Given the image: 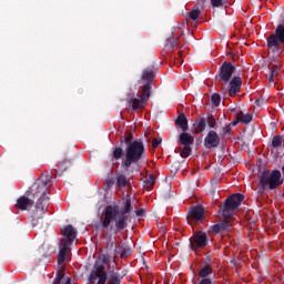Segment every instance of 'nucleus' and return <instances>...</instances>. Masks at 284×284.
I'll return each instance as SVG.
<instances>
[{
    "mask_svg": "<svg viewBox=\"0 0 284 284\" xmlns=\"http://www.w3.org/2000/svg\"><path fill=\"white\" fill-rule=\"evenodd\" d=\"M70 277L65 276L63 273H58L53 284H71Z\"/></svg>",
    "mask_w": 284,
    "mask_h": 284,
    "instance_id": "obj_24",
    "label": "nucleus"
},
{
    "mask_svg": "<svg viewBox=\"0 0 284 284\" xmlns=\"http://www.w3.org/2000/svg\"><path fill=\"white\" fill-rule=\"evenodd\" d=\"M109 284H121V273H119V268L113 265H109Z\"/></svg>",
    "mask_w": 284,
    "mask_h": 284,
    "instance_id": "obj_16",
    "label": "nucleus"
},
{
    "mask_svg": "<svg viewBox=\"0 0 284 284\" xmlns=\"http://www.w3.org/2000/svg\"><path fill=\"white\" fill-rule=\"evenodd\" d=\"M281 43L276 36H271L268 39H267V45L268 48L272 50V52H280L281 50Z\"/></svg>",
    "mask_w": 284,
    "mask_h": 284,
    "instance_id": "obj_19",
    "label": "nucleus"
},
{
    "mask_svg": "<svg viewBox=\"0 0 284 284\" xmlns=\"http://www.w3.org/2000/svg\"><path fill=\"white\" fill-rule=\"evenodd\" d=\"M116 185L118 187H125L130 185V180L125 175L120 174L116 176Z\"/></svg>",
    "mask_w": 284,
    "mask_h": 284,
    "instance_id": "obj_25",
    "label": "nucleus"
},
{
    "mask_svg": "<svg viewBox=\"0 0 284 284\" xmlns=\"http://www.w3.org/2000/svg\"><path fill=\"white\" fill-rule=\"evenodd\" d=\"M271 61H275V59H274V58H271Z\"/></svg>",
    "mask_w": 284,
    "mask_h": 284,
    "instance_id": "obj_47",
    "label": "nucleus"
},
{
    "mask_svg": "<svg viewBox=\"0 0 284 284\" xmlns=\"http://www.w3.org/2000/svg\"><path fill=\"white\" fill-rule=\"evenodd\" d=\"M213 270L210 265H204L200 272H199V276L200 278H209L207 276L213 274Z\"/></svg>",
    "mask_w": 284,
    "mask_h": 284,
    "instance_id": "obj_23",
    "label": "nucleus"
},
{
    "mask_svg": "<svg viewBox=\"0 0 284 284\" xmlns=\"http://www.w3.org/2000/svg\"><path fill=\"white\" fill-rule=\"evenodd\" d=\"M176 45V39H174V33H172L165 42V48H168V50H174V47Z\"/></svg>",
    "mask_w": 284,
    "mask_h": 284,
    "instance_id": "obj_27",
    "label": "nucleus"
},
{
    "mask_svg": "<svg viewBox=\"0 0 284 284\" xmlns=\"http://www.w3.org/2000/svg\"><path fill=\"white\" fill-rule=\"evenodd\" d=\"M61 234L64 236V240L69 243V245H72L74 239H77L78 232L72 224H69L61 230Z\"/></svg>",
    "mask_w": 284,
    "mask_h": 284,
    "instance_id": "obj_12",
    "label": "nucleus"
},
{
    "mask_svg": "<svg viewBox=\"0 0 284 284\" xmlns=\"http://www.w3.org/2000/svg\"><path fill=\"white\" fill-rule=\"evenodd\" d=\"M278 185H283V178L281 175V171L273 170L271 172L266 170L262 173L258 181V187H261L262 190H265V187H268V190H276Z\"/></svg>",
    "mask_w": 284,
    "mask_h": 284,
    "instance_id": "obj_7",
    "label": "nucleus"
},
{
    "mask_svg": "<svg viewBox=\"0 0 284 284\" xmlns=\"http://www.w3.org/2000/svg\"><path fill=\"white\" fill-rule=\"evenodd\" d=\"M190 214L194 221H203L205 217V209L202 205L193 206L190 210Z\"/></svg>",
    "mask_w": 284,
    "mask_h": 284,
    "instance_id": "obj_17",
    "label": "nucleus"
},
{
    "mask_svg": "<svg viewBox=\"0 0 284 284\" xmlns=\"http://www.w3.org/2000/svg\"><path fill=\"white\" fill-rule=\"evenodd\" d=\"M252 119H254V115L252 113L240 115V122L243 123L244 125L252 123Z\"/></svg>",
    "mask_w": 284,
    "mask_h": 284,
    "instance_id": "obj_28",
    "label": "nucleus"
},
{
    "mask_svg": "<svg viewBox=\"0 0 284 284\" xmlns=\"http://www.w3.org/2000/svg\"><path fill=\"white\" fill-rule=\"evenodd\" d=\"M106 185H114V179H109L106 181Z\"/></svg>",
    "mask_w": 284,
    "mask_h": 284,
    "instance_id": "obj_43",
    "label": "nucleus"
},
{
    "mask_svg": "<svg viewBox=\"0 0 284 284\" xmlns=\"http://www.w3.org/2000/svg\"><path fill=\"white\" fill-rule=\"evenodd\" d=\"M154 81V71L152 69H145L142 72V77L140 83H144L142 88V94L139 98H130L129 105L132 106L133 110H141V108H145L148 105V101H150V91L152 90V82Z\"/></svg>",
    "mask_w": 284,
    "mask_h": 284,
    "instance_id": "obj_4",
    "label": "nucleus"
},
{
    "mask_svg": "<svg viewBox=\"0 0 284 284\" xmlns=\"http://www.w3.org/2000/svg\"><path fill=\"white\" fill-rule=\"evenodd\" d=\"M221 138L219 136V133H216L215 131H210L204 139V146L207 150H212V148H219Z\"/></svg>",
    "mask_w": 284,
    "mask_h": 284,
    "instance_id": "obj_10",
    "label": "nucleus"
},
{
    "mask_svg": "<svg viewBox=\"0 0 284 284\" xmlns=\"http://www.w3.org/2000/svg\"><path fill=\"white\" fill-rule=\"evenodd\" d=\"M213 8H221L223 6V0H211Z\"/></svg>",
    "mask_w": 284,
    "mask_h": 284,
    "instance_id": "obj_36",
    "label": "nucleus"
},
{
    "mask_svg": "<svg viewBox=\"0 0 284 284\" xmlns=\"http://www.w3.org/2000/svg\"><path fill=\"white\" fill-rule=\"evenodd\" d=\"M156 183V178L154 175H149L144 181V186L152 187Z\"/></svg>",
    "mask_w": 284,
    "mask_h": 284,
    "instance_id": "obj_32",
    "label": "nucleus"
},
{
    "mask_svg": "<svg viewBox=\"0 0 284 284\" xmlns=\"http://www.w3.org/2000/svg\"><path fill=\"white\" fill-rule=\"evenodd\" d=\"M65 163H68V165H71V164H72V163L70 162V160H64V161L62 162V165H61L62 170H67V169H68V168L63 166V165H65Z\"/></svg>",
    "mask_w": 284,
    "mask_h": 284,
    "instance_id": "obj_42",
    "label": "nucleus"
},
{
    "mask_svg": "<svg viewBox=\"0 0 284 284\" xmlns=\"http://www.w3.org/2000/svg\"><path fill=\"white\" fill-rule=\"evenodd\" d=\"M175 124L181 128L182 132H187V118L183 113L176 118Z\"/></svg>",
    "mask_w": 284,
    "mask_h": 284,
    "instance_id": "obj_20",
    "label": "nucleus"
},
{
    "mask_svg": "<svg viewBox=\"0 0 284 284\" xmlns=\"http://www.w3.org/2000/svg\"><path fill=\"white\" fill-rule=\"evenodd\" d=\"M222 94H227V89H225V87H222Z\"/></svg>",
    "mask_w": 284,
    "mask_h": 284,
    "instance_id": "obj_44",
    "label": "nucleus"
},
{
    "mask_svg": "<svg viewBox=\"0 0 284 284\" xmlns=\"http://www.w3.org/2000/svg\"><path fill=\"white\" fill-rule=\"evenodd\" d=\"M112 156L115 161H119V159H121L123 156V150L118 146V148H114L113 149V153H112Z\"/></svg>",
    "mask_w": 284,
    "mask_h": 284,
    "instance_id": "obj_30",
    "label": "nucleus"
},
{
    "mask_svg": "<svg viewBox=\"0 0 284 284\" xmlns=\"http://www.w3.org/2000/svg\"><path fill=\"white\" fill-rule=\"evenodd\" d=\"M191 250H203L207 247V233L197 232L192 237H190Z\"/></svg>",
    "mask_w": 284,
    "mask_h": 284,
    "instance_id": "obj_8",
    "label": "nucleus"
},
{
    "mask_svg": "<svg viewBox=\"0 0 284 284\" xmlns=\"http://www.w3.org/2000/svg\"><path fill=\"white\" fill-rule=\"evenodd\" d=\"M132 210H134V206L130 196L123 200L121 210L108 205L102 213V227L104 230L110 229L114 234L123 232L128 227V223L132 222Z\"/></svg>",
    "mask_w": 284,
    "mask_h": 284,
    "instance_id": "obj_1",
    "label": "nucleus"
},
{
    "mask_svg": "<svg viewBox=\"0 0 284 284\" xmlns=\"http://www.w3.org/2000/svg\"><path fill=\"white\" fill-rule=\"evenodd\" d=\"M199 284H214V282L210 277H204L200 281Z\"/></svg>",
    "mask_w": 284,
    "mask_h": 284,
    "instance_id": "obj_38",
    "label": "nucleus"
},
{
    "mask_svg": "<svg viewBox=\"0 0 284 284\" xmlns=\"http://www.w3.org/2000/svg\"><path fill=\"white\" fill-rule=\"evenodd\" d=\"M272 145L273 148H281V145H283V136L281 135H275L272 139Z\"/></svg>",
    "mask_w": 284,
    "mask_h": 284,
    "instance_id": "obj_29",
    "label": "nucleus"
},
{
    "mask_svg": "<svg viewBox=\"0 0 284 284\" xmlns=\"http://www.w3.org/2000/svg\"><path fill=\"white\" fill-rule=\"evenodd\" d=\"M190 154H192V148L190 146H184L180 152V156H182V159H187Z\"/></svg>",
    "mask_w": 284,
    "mask_h": 284,
    "instance_id": "obj_33",
    "label": "nucleus"
},
{
    "mask_svg": "<svg viewBox=\"0 0 284 284\" xmlns=\"http://www.w3.org/2000/svg\"><path fill=\"white\" fill-rule=\"evenodd\" d=\"M135 215L139 217L145 216V209H139L138 211H135Z\"/></svg>",
    "mask_w": 284,
    "mask_h": 284,
    "instance_id": "obj_39",
    "label": "nucleus"
},
{
    "mask_svg": "<svg viewBox=\"0 0 284 284\" xmlns=\"http://www.w3.org/2000/svg\"><path fill=\"white\" fill-rule=\"evenodd\" d=\"M243 201H245V195L241 193H235L225 200L222 210V216L224 220L220 224H214L212 226L215 234H219L225 230H232V224L227 222V219H232V216H234V212H236Z\"/></svg>",
    "mask_w": 284,
    "mask_h": 284,
    "instance_id": "obj_3",
    "label": "nucleus"
},
{
    "mask_svg": "<svg viewBox=\"0 0 284 284\" xmlns=\"http://www.w3.org/2000/svg\"><path fill=\"white\" fill-rule=\"evenodd\" d=\"M126 143L124 168L128 170L134 163H141L145 159V144L141 140L132 141V134L124 139Z\"/></svg>",
    "mask_w": 284,
    "mask_h": 284,
    "instance_id": "obj_5",
    "label": "nucleus"
},
{
    "mask_svg": "<svg viewBox=\"0 0 284 284\" xmlns=\"http://www.w3.org/2000/svg\"><path fill=\"white\" fill-rule=\"evenodd\" d=\"M108 245H110L111 247H114V241H110V242L108 243Z\"/></svg>",
    "mask_w": 284,
    "mask_h": 284,
    "instance_id": "obj_45",
    "label": "nucleus"
},
{
    "mask_svg": "<svg viewBox=\"0 0 284 284\" xmlns=\"http://www.w3.org/2000/svg\"><path fill=\"white\" fill-rule=\"evenodd\" d=\"M276 74H278V65L274 64L271 69V73H270V78H268V81L271 83L274 82V77H276Z\"/></svg>",
    "mask_w": 284,
    "mask_h": 284,
    "instance_id": "obj_34",
    "label": "nucleus"
},
{
    "mask_svg": "<svg viewBox=\"0 0 284 284\" xmlns=\"http://www.w3.org/2000/svg\"><path fill=\"white\" fill-rule=\"evenodd\" d=\"M34 205V200H31L30 196L22 195L17 200L16 206L18 210H30Z\"/></svg>",
    "mask_w": 284,
    "mask_h": 284,
    "instance_id": "obj_15",
    "label": "nucleus"
},
{
    "mask_svg": "<svg viewBox=\"0 0 284 284\" xmlns=\"http://www.w3.org/2000/svg\"><path fill=\"white\" fill-rule=\"evenodd\" d=\"M242 85L241 77H233L229 83V97H236V93L241 92Z\"/></svg>",
    "mask_w": 284,
    "mask_h": 284,
    "instance_id": "obj_11",
    "label": "nucleus"
},
{
    "mask_svg": "<svg viewBox=\"0 0 284 284\" xmlns=\"http://www.w3.org/2000/svg\"><path fill=\"white\" fill-rule=\"evenodd\" d=\"M205 125H207V120L205 118H199L196 120V128L194 129V133L200 134V132H204Z\"/></svg>",
    "mask_w": 284,
    "mask_h": 284,
    "instance_id": "obj_21",
    "label": "nucleus"
},
{
    "mask_svg": "<svg viewBox=\"0 0 284 284\" xmlns=\"http://www.w3.org/2000/svg\"><path fill=\"white\" fill-rule=\"evenodd\" d=\"M68 252H70V243H68V240H61L60 251L58 254L59 265H61V263H65V256H68Z\"/></svg>",
    "mask_w": 284,
    "mask_h": 284,
    "instance_id": "obj_14",
    "label": "nucleus"
},
{
    "mask_svg": "<svg viewBox=\"0 0 284 284\" xmlns=\"http://www.w3.org/2000/svg\"><path fill=\"white\" fill-rule=\"evenodd\" d=\"M211 101H212L213 105H215V108H219V105H221V94L213 93L211 95Z\"/></svg>",
    "mask_w": 284,
    "mask_h": 284,
    "instance_id": "obj_31",
    "label": "nucleus"
},
{
    "mask_svg": "<svg viewBox=\"0 0 284 284\" xmlns=\"http://www.w3.org/2000/svg\"><path fill=\"white\" fill-rule=\"evenodd\" d=\"M239 123H241V115H236L235 120L231 123V125L236 126L239 125Z\"/></svg>",
    "mask_w": 284,
    "mask_h": 284,
    "instance_id": "obj_41",
    "label": "nucleus"
},
{
    "mask_svg": "<svg viewBox=\"0 0 284 284\" xmlns=\"http://www.w3.org/2000/svg\"><path fill=\"white\" fill-rule=\"evenodd\" d=\"M234 70H236V68L234 67V64H232V62H224L220 68V81H223V83H230V79H232Z\"/></svg>",
    "mask_w": 284,
    "mask_h": 284,
    "instance_id": "obj_9",
    "label": "nucleus"
},
{
    "mask_svg": "<svg viewBox=\"0 0 284 284\" xmlns=\"http://www.w3.org/2000/svg\"><path fill=\"white\" fill-rule=\"evenodd\" d=\"M50 185H52V176L50 175H41L40 179L36 180V183L31 185L29 191H27V196H37L39 200L36 203V212L37 214L32 219L33 227L39 224V219H42L43 214L48 212V205H50Z\"/></svg>",
    "mask_w": 284,
    "mask_h": 284,
    "instance_id": "obj_2",
    "label": "nucleus"
},
{
    "mask_svg": "<svg viewBox=\"0 0 284 284\" xmlns=\"http://www.w3.org/2000/svg\"><path fill=\"white\" fill-rule=\"evenodd\" d=\"M110 261H112V256L108 254H102L98 256L93 270L91 271L89 275V283L90 284H105L108 282V272H105V265H110Z\"/></svg>",
    "mask_w": 284,
    "mask_h": 284,
    "instance_id": "obj_6",
    "label": "nucleus"
},
{
    "mask_svg": "<svg viewBox=\"0 0 284 284\" xmlns=\"http://www.w3.org/2000/svg\"><path fill=\"white\" fill-rule=\"evenodd\" d=\"M206 123L211 129L216 128V119H214V115H209L206 119Z\"/></svg>",
    "mask_w": 284,
    "mask_h": 284,
    "instance_id": "obj_35",
    "label": "nucleus"
},
{
    "mask_svg": "<svg viewBox=\"0 0 284 284\" xmlns=\"http://www.w3.org/2000/svg\"><path fill=\"white\" fill-rule=\"evenodd\" d=\"M178 142L180 143V145H184V146L193 145L194 135H190V133H186L185 131H183V133L179 135Z\"/></svg>",
    "mask_w": 284,
    "mask_h": 284,
    "instance_id": "obj_18",
    "label": "nucleus"
},
{
    "mask_svg": "<svg viewBox=\"0 0 284 284\" xmlns=\"http://www.w3.org/2000/svg\"><path fill=\"white\" fill-rule=\"evenodd\" d=\"M273 37H276L281 43H284V24L277 26Z\"/></svg>",
    "mask_w": 284,
    "mask_h": 284,
    "instance_id": "obj_26",
    "label": "nucleus"
},
{
    "mask_svg": "<svg viewBox=\"0 0 284 284\" xmlns=\"http://www.w3.org/2000/svg\"><path fill=\"white\" fill-rule=\"evenodd\" d=\"M202 10H205V0H196L194 8L189 13L190 19L196 21L201 17Z\"/></svg>",
    "mask_w": 284,
    "mask_h": 284,
    "instance_id": "obj_13",
    "label": "nucleus"
},
{
    "mask_svg": "<svg viewBox=\"0 0 284 284\" xmlns=\"http://www.w3.org/2000/svg\"><path fill=\"white\" fill-rule=\"evenodd\" d=\"M118 253L121 255V258H125L132 254V247L129 244H122Z\"/></svg>",
    "mask_w": 284,
    "mask_h": 284,
    "instance_id": "obj_22",
    "label": "nucleus"
},
{
    "mask_svg": "<svg viewBox=\"0 0 284 284\" xmlns=\"http://www.w3.org/2000/svg\"><path fill=\"white\" fill-rule=\"evenodd\" d=\"M223 134H230L232 132V125L225 124L224 128H222Z\"/></svg>",
    "mask_w": 284,
    "mask_h": 284,
    "instance_id": "obj_37",
    "label": "nucleus"
},
{
    "mask_svg": "<svg viewBox=\"0 0 284 284\" xmlns=\"http://www.w3.org/2000/svg\"><path fill=\"white\" fill-rule=\"evenodd\" d=\"M212 183H219V180H212Z\"/></svg>",
    "mask_w": 284,
    "mask_h": 284,
    "instance_id": "obj_46",
    "label": "nucleus"
},
{
    "mask_svg": "<svg viewBox=\"0 0 284 284\" xmlns=\"http://www.w3.org/2000/svg\"><path fill=\"white\" fill-rule=\"evenodd\" d=\"M161 139H153V141H152V146L153 148H158V146H160L161 145Z\"/></svg>",
    "mask_w": 284,
    "mask_h": 284,
    "instance_id": "obj_40",
    "label": "nucleus"
}]
</instances>
